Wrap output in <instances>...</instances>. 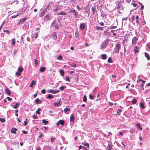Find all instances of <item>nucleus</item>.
I'll use <instances>...</instances> for the list:
<instances>
[{"mask_svg": "<svg viewBox=\"0 0 150 150\" xmlns=\"http://www.w3.org/2000/svg\"><path fill=\"white\" fill-rule=\"evenodd\" d=\"M121 47V43L118 42L114 49V52L115 53L118 52L120 48Z\"/></svg>", "mask_w": 150, "mask_h": 150, "instance_id": "1", "label": "nucleus"}, {"mask_svg": "<svg viewBox=\"0 0 150 150\" xmlns=\"http://www.w3.org/2000/svg\"><path fill=\"white\" fill-rule=\"evenodd\" d=\"M107 45V41L105 40V41L103 42L101 44V49L102 50H103L105 48Z\"/></svg>", "mask_w": 150, "mask_h": 150, "instance_id": "2", "label": "nucleus"}, {"mask_svg": "<svg viewBox=\"0 0 150 150\" xmlns=\"http://www.w3.org/2000/svg\"><path fill=\"white\" fill-rule=\"evenodd\" d=\"M23 67H19L18 69V71L16 73V75L17 76H19L20 75V73L23 71Z\"/></svg>", "mask_w": 150, "mask_h": 150, "instance_id": "3", "label": "nucleus"}, {"mask_svg": "<svg viewBox=\"0 0 150 150\" xmlns=\"http://www.w3.org/2000/svg\"><path fill=\"white\" fill-rule=\"evenodd\" d=\"M138 38L136 37H133L132 41V43L133 45H135L137 44Z\"/></svg>", "mask_w": 150, "mask_h": 150, "instance_id": "4", "label": "nucleus"}, {"mask_svg": "<svg viewBox=\"0 0 150 150\" xmlns=\"http://www.w3.org/2000/svg\"><path fill=\"white\" fill-rule=\"evenodd\" d=\"M44 21H47L50 20V16L49 14L46 15L44 18Z\"/></svg>", "mask_w": 150, "mask_h": 150, "instance_id": "5", "label": "nucleus"}, {"mask_svg": "<svg viewBox=\"0 0 150 150\" xmlns=\"http://www.w3.org/2000/svg\"><path fill=\"white\" fill-rule=\"evenodd\" d=\"M26 19V18H25L22 19H21L19 21L18 23V24L19 25H21V24H23L25 21Z\"/></svg>", "mask_w": 150, "mask_h": 150, "instance_id": "6", "label": "nucleus"}, {"mask_svg": "<svg viewBox=\"0 0 150 150\" xmlns=\"http://www.w3.org/2000/svg\"><path fill=\"white\" fill-rule=\"evenodd\" d=\"M47 8H48V7H47V8L44 10L43 11L41 12L40 13V16H39L40 17H42L44 16L45 13L46 11H47Z\"/></svg>", "mask_w": 150, "mask_h": 150, "instance_id": "7", "label": "nucleus"}, {"mask_svg": "<svg viewBox=\"0 0 150 150\" xmlns=\"http://www.w3.org/2000/svg\"><path fill=\"white\" fill-rule=\"evenodd\" d=\"M64 124V121L63 120H59L57 123V124L58 125H63Z\"/></svg>", "mask_w": 150, "mask_h": 150, "instance_id": "8", "label": "nucleus"}, {"mask_svg": "<svg viewBox=\"0 0 150 150\" xmlns=\"http://www.w3.org/2000/svg\"><path fill=\"white\" fill-rule=\"evenodd\" d=\"M17 130V129L14 127L12 128L11 129V132L14 134H16V131Z\"/></svg>", "mask_w": 150, "mask_h": 150, "instance_id": "9", "label": "nucleus"}, {"mask_svg": "<svg viewBox=\"0 0 150 150\" xmlns=\"http://www.w3.org/2000/svg\"><path fill=\"white\" fill-rule=\"evenodd\" d=\"M139 81L142 82V83L141 84V86L142 87H143L145 83V81L143 80H142L141 79H139L137 80V82H138Z\"/></svg>", "mask_w": 150, "mask_h": 150, "instance_id": "10", "label": "nucleus"}, {"mask_svg": "<svg viewBox=\"0 0 150 150\" xmlns=\"http://www.w3.org/2000/svg\"><path fill=\"white\" fill-rule=\"evenodd\" d=\"M136 126L137 127V128L139 129L140 130H142V128L140 126V123H138L136 125Z\"/></svg>", "mask_w": 150, "mask_h": 150, "instance_id": "11", "label": "nucleus"}, {"mask_svg": "<svg viewBox=\"0 0 150 150\" xmlns=\"http://www.w3.org/2000/svg\"><path fill=\"white\" fill-rule=\"evenodd\" d=\"M52 38L54 40H56L57 38L56 33V32H54L53 33L52 35Z\"/></svg>", "mask_w": 150, "mask_h": 150, "instance_id": "12", "label": "nucleus"}, {"mask_svg": "<svg viewBox=\"0 0 150 150\" xmlns=\"http://www.w3.org/2000/svg\"><path fill=\"white\" fill-rule=\"evenodd\" d=\"M85 25L84 23L81 24L80 25V28L81 29H84L85 28Z\"/></svg>", "mask_w": 150, "mask_h": 150, "instance_id": "13", "label": "nucleus"}, {"mask_svg": "<svg viewBox=\"0 0 150 150\" xmlns=\"http://www.w3.org/2000/svg\"><path fill=\"white\" fill-rule=\"evenodd\" d=\"M71 121L74 122L75 120V117L73 114H72L70 116Z\"/></svg>", "mask_w": 150, "mask_h": 150, "instance_id": "14", "label": "nucleus"}, {"mask_svg": "<svg viewBox=\"0 0 150 150\" xmlns=\"http://www.w3.org/2000/svg\"><path fill=\"white\" fill-rule=\"evenodd\" d=\"M112 146L111 144H109L107 146V149L108 150H111Z\"/></svg>", "mask_w": 150, "mask_h": 150, "instance_id": "15", "label": "nucleus"}, {"mask_svg": "<svg viewBox=\"0 0 150 150\" xmlns=\"http://www.w3.org/2000/svg\"><path fill=\"white\" fill-rule=\"evenodd\" d=\"M144 54L145 56L146 57L147 59L148 60H149L150 59V57L149 54L146 52Z\"/></svg>", "mask_w": 150, "mask_h": 150, "instance_id": "16", "label": "nucleus"}, {"mask_svg": "<svg viewBox=\"0 0 150 150\" xmlns=\"http://www.w3.org/2000/svg\"><path fill=\"white\" fill-rule=\"evenodd\" d=\"M59 73L62 76H64V72L63 70L60 69L59 70Z\"/></svg>", "mask_w": 150, "mask_h": 150, "instance_id": "17", "label": "nucleus"}, {"mask_svg": "<svg viewBox=\"0 0 150 150\" xmlns=\"http://www.w3.org/2000/svg\"><path fill=\"white\" fill-rule=\"evenodd\" d=\"M134 52L135 53H137L139 52L138 50V47L137 46H136L135 47L134 49Z\"/></svg>", "mask_w": 150, "mask_h": 150, "instance_id": "18", "label": "nucleus"}, {"mask_svg": "<svg viewBox=\"0 0 150 150\" xmlns=\"http://www.w3.org/2000/svg\"><path fill=\"white\" fill-rule=\"evenodd\" d=\"M67 14V13L65 12H64L63 11H62L61 12H60L59 13H57V15H65Z\"/></svg>", "mask_w": 150, "mask_h": 150, "instance_id": "19", "label": "nucleus"}, {"mask_svg": "<svg viewBox=\"0 0 150 150\" xmlns=\"http://www.w3.org/2000/svg\"><path fill=\"white\" fill-rule=\"evenodd\" d=\"M5 91L6 92V93L8 95H11V92L7 88H6L5 89Z\"/></svg>", "mask_w": 150, "mask_h": 150, "instance_id": "20", "label": "nucleus"}, {"mask_svg": "<svg viewBox=\"0 0 150 150\" xmlns=\"http://www.w3.org/2000/svg\"><path fill=\"white\" fill-rule=\"evenodd\" d=\"M35 102L36 103V104H39L40 103H41V101L39 100L38 98H37L35 100Z\"/></svg>", "mask_w": 150, "mask_h": 150, "instance_id": "21", "label": "nucleus"}, {"mask_svg": "<svg viewBox=\"0 0 150 150\" xmlns=\"http://www.w3.org/2000/svg\"><path fill=\"white\" fill-rule=\"evenodd\" d=\"M45 69L46 68L45 67H42L40 68L39 70L41 72H43L45 71Z\"/></svg>", "mask_w": 150, "mask_h": 150, "instance_id": "22", "label": "nucleus"}, {"mask_svg": "<svg viewBox=\"0 0 150 150\" xmlns=\"http://www.w3.org/2000/svg\"><path fill=\"white\" fill-rule=\"evenodd\" d=\"M35 82L34 80H33L32 81L31 83L30 84V87L32 88L33 87V85H35Z\"/></svg>", "mask_w": 150, "mask_h": 150, "instance_id": "23", "label": "nucleus"}, {"mask_svg": "<svg viewBox=\"0 0 150 150\" xmlns=\"http://www.w3.org/2000/svg\"><path fill=\"white\" fill-rule=\"evenodd\" d=\"M140 107L141 108L143 109L145 108V107L143 103L141 102L140 103Z\"/></svg>", "mask_w": 150, "mask_h": 150, "instance_id": "24", "label": "nucleus"}, {"mask_svg": "<svg viewBox=\"0 0 150 150\" xmlns=\"http://www.w3.org/2000/svg\"><path fill=\"white\" fill-rule=\"evenodd\" d=\"M102 58L103 59H105L107 58V55L105 54H103L101 55Z\"/></svg>", "mask_w": 150, "mask_h": 150, "instance_id": "25", "label": "nucleus"}, {"mask_svg": "<svg viewBox=\"0 0 150 150\" xmlns=\"http://www.w3.org/2000/svg\"><path fill=\"white\" fill-rule=\"evenodd\" d=\"M96 28L98 30H103V28L102 27L98 26L96 27Z\"/></svg>", "mask_w": 150, "mask_h": 150, "instance_id": "26", "label": "nucleus"}, {"mask_svg": "<svg viewBox=\"0 0 150 150\" xmlns=\"http://www.w3.org/2000/svg\"><path fill=\"white\" fill-rule=\"evenodd\" d=\"M75 35L76 38H78L79 36V32L76 30L75 33Z\"/></svg>", "mask_w": 150, "mask_h": 150, "instance_id": "27", "label": "nucleus"}, {"mask_svg": "<svg viewBox=\"0 0 150 150\" xmlns=\"http://www.w3.org/2000/svg\"><path fill=\"white\" fill-rule=\"evenodd\" d=\"M122 110L121 109H119L117 112V114L118 115H120L121 112H122Z\"/></svg>", "mask_w": 150, "mask_h": 150, "instance_id": "28", "label": "nucleus"}, {"mask_svg": "<svg viewBox=\"0 0 150 150\" xmlns=\"http://www.w3.org/2000/svg\"><path fill=\"white\" fill-rule=\"evenodd\" d=\"M87 100V97L86 95H85L83 96V101L84 102H86Z\"/></svg>", "mask_w": 150, "mask_h": 150, "instance_id": "29", "label": "nucleus"}, {"mask_svg": "<svg viewBox=\"0 0 150 150\" xmlns=\"http://www.w3.org/2000/svg\"><path fill=\"white\" fill-rule=\"evenodd\" d=\"M48 92L49 93L55 94V91L54 90H48Z\"/></svg>", "mask_w": 150, "mask_h": 150, "instance_id": "30", "label": "nucleus"}, {"mask_svg": "<svg viewBox=\"0 0 150 150\" xmlns=\"http://www.w3.org/2000/svg\"><path fill=\"white\" fill-rule=\"evenodd\" d=\"M136 22L138 24H139V21L138 20V19L139 18V17L137 15V16L136 17Z\"/></svg>", "mask_w": 150, "mask_h": 150, "instance_id": "31", "label": "nucleus"}, {"mask_svg": "<svg viewBox=\"0 0 150 150\" xmlns=\"http://www.w3.org/2000/svg\"><path fill=\"white\" fill-rule=\"evenodd\" d=\"M108 61L109 63H112L113 62L112 59L110 57L108 58Z\"/></svg>", "mask_w": 150, "mask_h": 150, "instance_id": "32", "label": "nucleus"}, {"mask_svg": "<svg viewBox=\"0 0 150 150\" xmlns=\"http://www.w3.org/2000/svg\"><path fill=\"white\" fill-rule=\"evenodd\" d=\"M60 101V100H59V102L58 103H54V105L55 106H57V107L59 105H61V104H59Z\"/></svg>", "mask_w": 150, "mask_h": 150, "instance_id": "33", "label": "nucleus"}, {"mask_svg": "<svg viewBox=\"0 0 150 150\" xmlns=\"http://www.w3.org/2000/svg\"><path fill=\"white\" fill-rule=\"evenodd\" d=\"M47 98H48L51 99V98H54V96L52 95H51L50 94H49L48 96H47Z\"/></svg>", "mask_w": 150, "mask_h": 150, "instance_id": "34", "label": "nucleus"}, {"mask_svg": "<svg viewBox=\"0 0 150 150\" xmlns=\"http://www.w3.org/2000/svg\"><path fill=\"white\" fill-rule=\"evenodd\" d=\"M19 104H18V103H16L14 106L13 108H16L19 106Z\"/></svg>", "mask_w": 150, "mask_h": 150, "instance_id": "35", "label": "nucleus"}, {"mask_svg": "<svg viewBox=\"0 0 150 150\" xmlns=\"http://www.w3.org/2000/svg\"><path fill=\"white\" fill-rule=\"evenodd\" d=\"M56 23V20H54L52 23L51 26H54L55 25Z\"/></svg>", "mask_w": 150, "mask_h": 150, "instance_id": "36", "label": "nucleus"}, {"mask_svg": "<svg viewBox=\"0 0 150 150\" xmlns=\"http://www.w3.org/2000/svg\"><path fill=\"white\" fill-rule=\"evenodd\" d=\"M131 20H132V22H133V21H134L135 20V16L134 15H133L131 17Z\"/></svg>", "mask_w": 150, "mask_h": 150, "instance_id": "37", "label": "nucleus"}, {"mask_svg": "<svg viewBox=\"0 0 150 150\" xmlns=\"http://www.w3.org/2000/svg\"><path fill=\"white\" fill-rule=\"evenodd\" d=\"M33 36L36 39L37 37L38 36V33H35L34 35H33Z\"/></svg>", "mask_w": 150, "mask_h": 150, "instance_id": "38", "label": "nucleus"}, {"mask_svg": "<svg viewBox=\"0 0 150 150\" xmlns=\"http://www.w3.org/2000/svg\"><path fill=\"white\" fill-rule=\"evenodd\" d=\"M42 122L43 123H45V125H46L48 123V121H46L45 120H43Z\"/></svg>", "mask_w": 150, "mask_h": 150, "instance_id": "39", "label": "nucleus"}, {"mask_svg": "<svg viewBox=\"0 0 150 150\" xmlns=\"http://www.w3.org/2000/svg\"><path fill=\"white\" fill-rule=\"evenodd\" d=\"M57 59H59V60H61L62 59V57L60 55H59Z\"/></svg>", "mask_w": 150, "mask_h": 150, "instance_id": "40", "label": "nucleus"}, {"mask_svg": "<svg viewBox=\"0 0 150 150\" xmlns=\"http://www.w3.org/2000/svg\"><path fill=\"white\" fill-rule=\"evenodd\" d=\"M96 10V9L93 6L92 7V11L93 12V14H95V12Z\"/></svg>", "mask_w": 150, "mask_h": 150, "instance_id": "41", "label": "nucleus"}, {"mask_svg": "<svg viewBox=\"0 0 150 150\" xmlns=\"http://www.w3.org/2000/svg\"><path fill=\"white\" fill-rule=\"evenodd\" d=\"M40 110L41 109L40 108H38L36 111V113L38 114H40Z\"/></svg>", "mask_w": 150, "mask_h": 150, "instance_id": "42", "label": "nucleus"}, {"mask_svg": "<svg viewBox=\"0 0 150 150\" xmlns=\"http://www.w3.org/2000/svg\"><path fill=\"white\" fill-rule=\"evenodd\" d=\"M89 98L90 99H93V96L91 94H90L89 95Z\"/></svg>", "mask_w": 150, "mask_h": 150, "instance_id": "43", "label": "nucleus"}, {"mask_svg": "<svg viewBox=\"0 0 150 150\" xmlns=\"http://www.w3.org/2000/svg\"><path fill=\"white\" fill-rule=\"evenodd\" d=\"M15 39L14 38H13L12 39V45H14L15 43Z\"/></svg>", "mask_w": 150, "mask_h": 150, "instance_id": "44", "label": "nucleus"}, {"mask_svg": "<svg viewBox=\"0 0 150 150\" xmlns=\"http://www.w3.org/2000/svg\"><path fill=\"white\" fill-rule=\"evenodd\" d=\"M19 14H17V15H14L13 16H12L11 17V18H16L17 16H18V15H19Z\"/></svg>", "mask_w": 150, "mask_h": 150, "instance_id": "45", "label": "nucleus"}, {"mask_svg": "<svg viewBox=\"0 0 150 150\" xmlns=\"http://www.w3.org/2000/svg\"><path fill=\"white\" fill-rule=\"evenodd\" d=\"M56 139V138H55V137H54V138H53V137H52L51 138V142H54L55 140Z\"/></svg>", "mask_w": 150, "mask_h": 150, "instance_id": "46", "label": "nucleus"}, {"mask_svg": "<svg viewBox=\"0 0 150 150\" xmlns=\"http://www.w3.org/2000/svg\"><path fill=\"white\" fill-rule=\"evenodd\" d=\"M83 145L84 146H87L88 148H89V145L88 143H84Z\"/></svg>", "mask_w": 150, "mask_h": 150, "instance_id": "47", "label": "nucleus"}, {"mask_svg": "<svg viewBox=\"0 0 150 150\" xmlns=\"http://www.w3.org/2000/svg\"><path fill=\"white\" fill-rule=\"evenodd\" d=\"M0 121L3 122L5 121V120L4 118H0Z\"/></svg>", "mask_w": 150, "mask_h": 150, "instance_id": "48", "label": "nucleus"}, {"mask_svg": "<svg viewBox=\"0 0 150 150\" xmlns=\"http://www.w3.org/2000/svg\"><path fill=\"white\" fill-rule=\"evenodd\" d=\"M66 79L67 80V81H68L69 82H70V81L69 79V77H68V76H67L66 77Z\"/></svg>", "mask_w": 150, "mask_h": 150, "instance_id": "49", "label": "nucleus"}, {"mask_svg": "<svg viewBox=\"0 0 150 150\" xmlns=\"http://www.w3.org/2000/svg\"><path fill=\"white\" fill-rule=\"evenodd\" d=\"M132 102L133 104H135L137 103V100H136L134 99L132 100Z\"/></svg>", "mask_w": 150, "mask_h": 150, "instance_id": "50", "label": "nucleus"}, {"mask_svg": "<svg viewBox=\"0 0 150 150\" xmlns=\"http://www.w3.org/2000/svg\"><path fill=\"white\" fill-rule=\"evenodd\" d=\"M76 11V10H70L68 12L69 13H71V12H72L74 13H75V11Z\"/></svg>", "mask_w": 150, "mask_h": 150, "instance_id": "51", "label": "nucleus"}, {"mask_svg": "<svg viewBox=\"0 0 150 150\" xmlns=\"http://www.w3.org/2000/svg\"><path fill=\"white\" fill-rule=\"evenodd\" d=\"M34 62H35V65H37V64L38 63V60L37 59H34Z\"/></svg>", "mask_w": 150, "mask_h": 150, "instance_id": "52", "label": "nucleus"}, {"mask_svg": "<svg viewBox=\"0 0 150 150\" xmlns=\"http://www.w3.org/2000/svg\"><path fill=\"white\" fill-rule=\"evenodd\" d=\"M71 66L72 67H76V64L74 63H73L72 64H71Z\"/></svg>", "mask_w": 150, "mask_h": 150, "instance_id": "53", "label": "nucleus"}, {"mask_svg": "<svg viewBox=\"0 0 150 150\" xmlns=\"http://www.w3.org/2000/svg\"><path fill=\"white\" fill-rule=\"evenodd\" d=\"M32 117H33L34 119H36L38 118L37 116H36L35 115H33L32 116Z\"/></svg>", "mask_w": 150, "mask_h": 150, "instance_id": "54", "label": "nucleus"}, {"mask_svg": "<svg viewBox=\"0 0 150 150\" xmlns=\"http://www.w3.org/2000/svg\"><path fill=\"white\" fill-rule=\"evenodd\" d=\"M26 121H24V126H26L27 125V122H26V121L27 120V119H25Z\"/></svg>", "mask_w": 150, "mask_h": 150, "instance_id": "55", "label": "nucleus"}, {"mask_svg": "<svg viewBox=\"0 0 150 150\" xmlns=\"http://www.w3.org/2000/svg\"><path fill=\"white\" fill-rule=\"evenodd\" d=\"M64 87L63 86L59 88V89L62 91H63L64 89Z\"/></svg>", "mask_w": 150, "mask_h": 150, "instance_id": "56", "label": "nucleus"}, {"mask_svg": "<svg viewBox=\"0 0 150 150\" xmlns=\"http://www.w3.org/2000/svg\"><path fill=\"white\" fill-rule=\"evenodd\" d=\"M39 134H40V135L38 137L39 138H40L42 137V133L41 132H39Z\"/></svg>", "mask_w": 150, "mask_h": 150, "instance_id": "57", "label": "nucleus"}, {"mask_svg": "<svg viewBox=\"0 0 150 150\" xmlns=\"http://www.w3.org/2000/svg\"><path fill=\"white\" fill-rule=\"evenodd\" d=\"M67 111H70V109L69 108H66L64 109V112H67Z\"/></svg>", "mask_w": 150, "mask_h": 150, "instance_id": "58", "label": "nucleus"}, {"mask_svg": "<svg viewBox=\"0 0 150 150\" xmlns=\"http://www.w3.org/2000/svg\"><path fill=\"white\" fill-rule=\"evenodd\" d=\"M117 28V26H112L110 27V29H114Z\"/></svg>", "mask_w": 150, "mask_h": 150, "instance_id": "59", "label": "nucleus"}, {"mask_svg": "<svg viewBox=\"0 0 150 150\" xmlns=\"http://www.w3.org/2000/svg\"><path fill=\"white\" fill-rule=\"evenodd\" d=\"M41 93L43 94H45V90L44 89L41 91Z\"/></svg>", "mask_w": 150, "mask_h": 150, "instance_id": "60", "label": "nucleus"}, {"mask_svg": "<svg viewBox=\"0 0 150 150\" xmlns=\"http://www.w3.org/2000/svg\"><path fill=\"white\" fill-rule=\"evenodd\" d=\"M23 133L24 134H27L28 132L27 131H25V130L22 131Z\"/></svg>", "mask_w": 150, "mask_h": 150, "instance_id": "61", "label": "nucleus"}, {"mask_svg": "<svg viewBox=\"0 0 150 150\" xmlns=\"http://www.w3.org/2000/svg\"><path fill=\"white\" fill-rule=\"evenodd\" d=\"M55 29H58L59 28V27L57 25H54Z\"/></svg>", "mask_w": 150, "mask_h": 150, "instance_id": "62", "label": "nucleus"}, {"mask_svg": "<svg viewBox=\"0 0 150 150\" xmlns=\"http://www.w3.org/2000/svg\"><path fill=\"white\" fill-rule=\"evenodd\" d=\"M4 32H6L7 34H9L10 33L9 31L8 30H5L4 31Z\"/></svg>", "mask_w": 150, "mask_h": 150, "instance_id": "63", "label": "nucleus"}, {"mask_svg": "<svg viewBox=\"0 0 150 150\" xmlns=\"http://www.w3.org/2000/svg\"><path fill=\"white\" fill-rule=\"evenodd\" d=\"M141 9L142 10H143L144 8V6L142 4H141Z\"/></svg>", "mask_w": 150, "mask_h": 150, "instance_id": "64", "label": "nucleus"}]
</instances>
